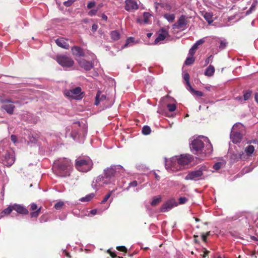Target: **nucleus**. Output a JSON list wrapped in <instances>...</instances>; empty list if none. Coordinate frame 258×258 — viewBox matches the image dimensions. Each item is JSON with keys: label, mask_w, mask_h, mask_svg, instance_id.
<instances>
[{"label": "nucleus", "mask_w": 258, "mask_h": 258, "mask_svg": "<svg viewBox=\"0 0 258 258\" xmlns=\"http://www.w3.org/2000/svg\"><path fill=\"white\" fill-rule=\"evenodd\" d=\"M217 42L219 43L218 47L221 50L225 49L228 44L226 40L224 38H218Z\"/></svg>", "instance_id": "26"}, {"label": "nucleus", "mask_w": 258, "mask_h": 258, "mask_svg": "<svg viewBox=\"0 0 258 258\" xmlns=\"http://www.w3.org/2000/svg\"><path fill=\"white\" fill-rule=\"evenodd\" d=\"M235 99L239 101L240 102H242L244 100L241 96H239L235 98Z\"/></svg>", "instance_id": "60"}, {"label": "nucleus", "mask_w": 258, "mask_h": 258, "mask_svg": "<svg viewBox=\"0 0 258 258\" xmlns=\"http://www.w3.org/2000/svg\"><path fill=\"white\" fill-rule=\"evenodd\" d=\"M52 169L57 176L66 177L71 174L73 170V164L68 158H59L54 161Z\"/></svg>", "instance_id": "3"}, {"label": "nucleus", "mask_w": 258, "mask_h": 258, "mask_svg": "<svg viewBox=\"0 0 258 258\" xmlns=\"http://www.w3.org/2000/svg\"><path fill=\"white\" fill-rule=\"evenodd\" d=\"M110 36L112 39L114 40H117L120 38V33L118 31H112L110 33Z\"/></svg>", "instance_id": "29"}, {"label": "nucleus", "mask_w": 258, "mask_h": 258, "mask_svg": "<svg viewBox=\"0 0 258 258\" xmlns=\"http://www.w3.org/2000/svg\"><path fill=\"white\" fill-rule=\"evenodd\" d=\"M40 208L38 209L37 210H36L35 212H31L30 213L31 217H32V218L37 217L39 215V213H40Z\"/></svg>", "instance_id": "48"}, {"label": "nucleus", "mask_w": 258, "mask_h": 258, "mask_svg": "<svg viewBox=\"0 0 258 258\" xmlns=\"http://www.w3.org/2000/svg\"><path fill=\"white\" fill-rule=\"evenodd\" d=\"M212 57H213V56H212V55H210L209 57H208V58L206 59L205 61H206V64H208L210 62V59H211V58Z\"/></svg>", "instance_id": "63"}, {"label": "nucleus", "mask_w": 258, "mask_h": 258, "mask_svg": "<svg viewBox=\"0 0 258 258\" xmlns=\"http://www.w3.org/2000/svg\"><path fill=\"white\" fill-rule=\"evenodd\" d=\"M13 207V210L16 211L18 213L23 214V215H27L28 214V210L23 206L20 205L15 204Z\"/></svg>", "instance_id": "18"}, {"label": "nucleus", "mask_w": 258, "mask_h": 258, "mask_svg": "<svg viewBox=\"0 0 258 258\" xmlns=\"http://www.w3.org/2000/svg\"><path fill=\"white\" fill-rule=\"evenodd\" d=\"M244 135V128L241 123H235L231 128L230 139L235 144L241 142Z\"/></svg>", "instance_id": "8"}, {"label": "nucleus", "mask_w": 258, "mask_h": 258, "mask_svg": "<svg viewBox=\"0 0 258 258\" xmlns=\"http://www.w3.org/2000/svg\"><path fill=\"white\" fill-rule=\"evenodd\" d=\"M251 91L250 90H248L244 93L243 94V100L244 101H246L249 99L250 98L251 95Z\"/></svg>", "instance_id": "42"}, {"label": "nucleus", "mask_w": 258, "mask_h": 258, "mask_svg": "<svg viewBox=\"0 0 258 258\" xmlns=\"http://www.w3.org/2000/svg\"><path fill=\"white\" fill-rule=\"evenodd\" d=\"M97 214H98V211L96 209H93L90 211L88 215L89 216H90V215H95Z\"/></svg>", "instance_id": "56"}, {"label": "nucleus", "mask_w": 258, "mask_h": 258, "mask_svg": "<svg viewBox=\"0 0 258 258\" xmlns=\"http://www.w3.org/2000/svg\"><path fill=\"white\" fill-rule=\"evenodd\" d=\"M190 140V148L192 153L201 155H210L212 154L213 147L207 137L200 136Z\"/></svg>", "instance_id": "2"}, {"label": "nucleus", "mask_w": 258, "mask_h": 258, "mask_svg": "<svg viewBox=\"0 0 258 258\" xmlns=\"http://www.w3.org/2000/svg\"><path fill=\"white\" fill-rule=\"evenodd\" d=\"M56 61L63 68H70L74 63V60L71 57L64 55H57Z\"/></svg>", "instance_id": "10"}, {"label": "nucleus", "mask_w": 258, "mask_h": 258, "mask_svg": "<svg viewBox=\"0 0 258 258\" xmlns=\"http://www.w3.org/2000/svg\"><path fill=\"white\" fill-rule=\"evenodd\" d=\"M11 140L14 144L17 142V137L16 135H12L11 136Z\"/></svg>", "instance_id": "54"}, {"label": "nucleus", "mask_w": 258, "mask_h": 258, "mask_svg": "<svg viewBox=\"0 0 258 258\" xmlns=\"http://www.w3.org/2000/svg\"><path fill=\"white\" fill-rule=\"evenodd\" d=\"M179 185V182L177 181L168 180L167 181V186L169 187L177 186Z\"/></svg>", "instance_id": "35"}, {"label": "nucleus", "mask_w": 258, "mask_h": 258, "mask_svg": "<svg viewBox=\"0 0 258 258\" xmlns=\"http://www.w3.org/2000/svg\"><path fill=\"white\" fill-rule=\"evenodd\" d=\"M3 180H4V182H5L6 183H7L8 182L9 178L7 175H6L5 176H4L3 177Z\"/></svg>", "instance_id": "62"}, {"label": "nucleus", "mask_w": 258, "mask_h": 258, "mask_svg": "<svg viewBox=\"0 0 258 258\" xmlns=\"http://www.w3.org/2000/svg\"><path fill=\"white\" fill-rule=\"evenodd\" d=\"M254 99H255V101L258 104V93H256L255 94V95H254Z\"/></svg>", "instance_id": "64"}, {"label": "nucleus", "mask_w": 258, "mask_h": 258, "mask_svg": "<svg viewBox=\"0 0 258 258\" xmlns=\"http://www.w3.org/2000/svg\"><path fill=\"white\" fill-rule=\"evenodd\" d=\"M15 161V153L13 151L7 152L2 159V163L7 167L11 166Z\"/></svg>", "instance_id": "11"}, {"label": "nucleus", "mask_w": 258, "mask_h": 258, "mask_svg": "<svg viewBox=\"0 0 258 258\" xmlns=\"http://www.w3.org/2000/svg\"><path fill=\"white\" fill-rule=\"evenodd\" d=\"M37 208V206L36 204H35L34 203H32L31 205V210L34 211V210H36Z\"/></svg>", "instance_id": "58"}, {"label": "nucleus", "mask_w": 258, "mask_h": 258, "mask_svg": "<svg viewBox=\"0 0 258 258\" xmlns=\"http://www.w3.org/2000/svg\"><path fill=\"white\" fill-rule=\"evenodd\" d=\"M188 201V199L185 198V197H180L178 199V204H180V205H182V204H185Z\"/></svg>", "instance_id": "46"}, {"label": "nucleus", "mask_w": 258, "mask_h": 258, "mask_svg": "<svg viewBox=\"0 0 258 258\" xmlns=\"http://www.w3.org/2000/svg\"><path fill=\"white\" fill-rule=\"evenodd\" d=\"M134 43H135V38L133 37H130L126 39L125 44L123 45V46H122L121 48L123 49V48H125L129 46H131Z\"/></svg>", "instance_id": "28"}, {"label": "nucleus", "mask_w": 258, "mask_h": 258, "mask_svg": "<svg viewBox=\"0 0 258 258\" xmlns=\"http://www.w3.org/2000/svg\"><path fill=\"white\" fill-rule=\"evenodd\" d=\"M203 16L209 24H211L213 22V15L212 12H205Z\"/></svg>", "instance_id": "24"}, {"label": "nucleus", "mask_w": 258, "mask_h": 258, "mask_svg": "<svg viewBox=\"0 0 258 258\" xmlns=\"http://www.w3.org/2000/svg\"><path fill=\"white\" fill-rule=\"evenodd\" d=\"M96 5V3L94 1H92V2H90L88 3V5H87V8L90 9L92 8H93V7H94Z\"/></svg>", "instance_id": "52"}, {"label": "nucleus", "mask_w": 258, "mask_h": 258, "mask_svg": "<svg viewBox=\"0 0 258 258\" xmlns=\"http://www.w3.org/2000/svg\"><path fill=\"white\" fill-rule=\"evenodd\" d=\"M56 44L59 47L65 48L69 49V44L66 41L65 39L62 38H59L55 40Z\"/></svg>", "instance_id": "20"}, {"label": "nucleus", "mask_w": 258, "mask_h": 258, "mask_svg": "<svg viewBox=\"0 0 258 258\" xmlns=\"http://www.w3.org/2000/svg\"><path fill=\"white\" fill-rule=\"evenodd\" d=\"M138 185V182L134 180L129 183V187H136Z\"/></svg>", "instance_id": "55"}, {"label": "nucleus", "mask_w": 258, "mask_h": 258, "mask_svg": "<svg viewBox=\"0 0 258 258\" xmlns=\"http://www.w3.org/2000/svg\"><path fill=\"white\" fill-rule=\"evenodd\" d=\"M0 102L3 103H17L18 101H12L10 99H3L2 98H0Z\"/></svg>", "instance_id": "47"}, {"label": "nucleus", "mask_w": 258, "mask_h": 258, "mask_svg": "<svg viewBox=\"0 0 258 258\" xmlns=\"http://www.w3.org/2000/svg\"><path fill=\"white\" fill-rule=\"evenodd\" d=\"M116 248H117V249L119 251H124V252H126L127 251L126 247L124 246H117Z\"/></svg>", "instance_id": "53"}, {"label": "nucleus", "mask_w": 258, "mask_h": 258, "mask_svg": "<svg viewBox=\"0 0 258 258\" xmlns=\"http://www.w3.org/2000/svg\"><path fill=\"white\" fill-rule=\"evenodd\" d=\"M207 170L208 168L205 165L199 166L195 170L188 172L185 179L194 181L204 179L206 176L204 175V172Z\"/></svg>", "instance_id": "5"}, {"label": "nucleus", "mask_w": 258, "mask_h": 258, "mask_svg": "<svg viewBox=\"0 0 258 258\" xmlns=\"http://www.w3.org/2000/svg\"><path fill=\"white\" fill-rule=\"evenodd\" d=\"M95 196V194L91 193L86 195L84 197H82L80 199V201L82 202H88L91 201Z\"/></svg>", "instance_id": "27"}, {"label": "nucleus", "mask_w": 258, "mask_h": 258, "mask_svg": "<svg viewBox=\"0 0 258 258\" xmlns=\"http://www.w3.org/2000/svg\"><path fill=\"white\" fill-rule=\"evenodd\" d=\"M37 141L36 138L33 136L29 138V142L32 143H35Z\"/></svg>", "instance_id": "57"}, {"label": "nucleus", "mask_w": 258, "mask_h": 258, "mask_svg": "<svg viewBox=\"0 0 258 258\" xmlns=\"http://www.w3.org/2000/svg\"><path fill=\"white\" fill-rule=\"evenodd\" d=\"M124 172V169L120 165H111L104 170V176L99 175L93 181L92 187L97 190L104 185L113 183L115 181V178L121 175Z\"/></svg>", "instance_id": "1"}, {"label": "nucleus", "mask_w": 258, "mask_h": 258, "mask_svg": "<svg viewBox=\"0 0 258 258\" xmlns=\"http://www.w3.org/2000/svg\"><path fill=\"white\" fill-rule=\"evenodd\" d=\"M77 61L79 66L86 71H90L94 67V64L91 61H87L82 58L78 59Z\"/></svg>", "instance_id": "14"}, {"label": "nucleus", "mask_w": 258, "mask_h": 258, "mask_svg": "<svg viewBox=\"0 0 258 258\" xmlns=\"http://www.w3.org/2000/svg\"><path fill=\"white\" fill-rule=\"evenodd\" d=\"M253 168H251L250 169L249 168H245L243 169V172L245 173H248L250 171H251L252 170Z\"/></svg>", "instance_id": "61"}, {"label": "nucleus", "mask_w": 258, "mask_h": 258, "mask_svg": "<svg viewBox=\"0 0 258 258\" xmlns=\"http://www.w3.org/2000/svg\"><path fill=\"white\" fill-rule=\"evenodd\" d=\"M72 51L74 55L78 57L84 56L83 49L79 46H74L72 48Z\"/></svg>", "instance_id": "21"}, {"label": "nucleus", "mask_w": 258, "mask_h": 258, "mask_svg": "<svg viewBox=\"0 0 258 258\" xmlns=\"http://www.w3.org/2000/svg\"><path fill=\"white\" fill-rule=\"evenodd\" d=\"M151 128L148 125H145L143 126L142 133L144 135H148L151 133Z\"/></svg>", "instance_id": "34"}, {"label": "nucleus", "mask_w": 258, "mask_h": 258, "mask_svg": "<svg viewBox=\"0 0 258 258\" xmlns=\"http://www.w3.org/2000/svg\"><path fill=\"white\" fill-rule=\"evenodd\" d=\"M224 163L223 162H218L215 163L213 166V169H214L216 171L220 169L223 165H224Z\"/></svg>", "instance_id": "36"}, {"label": "nucleus", "mask_w": 258, "mask_h": 258, "mask_svg": "<svg viewBox=\"0 0 258 258\" xmlns=\"http://www.w3.org/2000/svg\"><path fill=\"white\" fill-rule=\"evenodd\" d=\"M205 42L204 38L200 39L194 44L193 46L197 49L199 45L203 44Z\"/></svg>", "instance_id": "44"}, {"label": "nucleus", "mask_w": 258, "mask_h": 258, "mask_svg": "<svg viewBox=\"0 0 258 258\" xmlns=\"http://www.w3.org/2000/svg\"><path fill=\"white\" fill-rule=\"evenodd\" d=\"M173 101H174V99L168 95L161 99V101L163 102H172Z\"/></svg>", "instance_id": "40"}, {"label": "nucleus", "mask_w": 258, "mask_h": 258, "mask_svg": "<svg viewBox=\"0 0 258 258\" xmlns=\"http://www.w3.org/2000/svg\"><path fill=\"white\" fill-rule=\"evenodd\" d=\"M187 23V21L185 19V16L182 15L179 17L177 22L173 25V28H176L178 29H182L186 26Z\"/></svg>", "instance_id": "16"}, {"label": "nucleus", "mask_w": 258, "mask_h": 258, "mask_svg": "<svg viewBox=\"0 0 258 258\" xmlns=\"http://www.w3.org/2000/svg\"><path fill=\"white\" fill-rule=\"evenodd\" d=\"M195 61V58L192 56H188L186 58L184 63L187 66H190Z\"/></svg>", "instance_id": "37"}, {"label": "nucleus", "mask_w": 258, "mask_h": 258, "mask_svg": "<svg viewBox=\"0 0 258 258\" xmlns=\"http://www.w3.org/2000/svg\"><path fill=\"white\" fill-rule=\"evenodd\" d=\"M164 18H165L169 22H173L175 19V15L174 14L166 13L164 14Z\"/></svg>", "instance_id": "30"}, {"label": "nucleus", "mask_w": 258, "mask_h": 258, "mask_svg": "<svg viewBox=\"0 0 258 258\" xmlns=\"http://www.w3.org/2000/svg\"><path fill=\"white\" fill-rule=\"evenodd\" d=\"M64 205V203L63 202L59 201L54 205V207L56 210H60L62 208Z\"/></svg>", "instance_id": "38"}, {"label": "nucleus", "mask_w": 258, "mask_h": 258, "mask_svg": "<svg viewBox=\"0 0 258 258\" xmlns=\"http://www.w3.org/2000/svg\"><path fill=\"white\" fill-rule=\"evenodd\" d=\"M150 16V14L148 12H144L143 14L144 20L143 22L145 24L148 23L149 18Z\"/></svg>", "instance_id": "41"}, {"label": "nucleus", "mask_w": 258, "mask_h": 258, "mask_svg": "<svg viewBox=\"0 0 258 258\" xmlns=\"http://www.w3.org/2000/svg\"><path fill=\"white\" fill-rule=\"evenodd\" d=\"M254 151V147L252 145H248L246 147L244 152L242 153L243 160H246L250 157Z\"/></svg>", "instance_id": "17"}, {"label": "nucleus", "mask_w": 258, "mask_h": 258, "mask_svg": "<svg viewBox=\"0 0 258 258\" xmlns=\"http://www.w3.org/2000/svg\"><path fill=\"white\" fill-rule=\"evenodd\" d=\"M187 90L190 92L193 95H195L200 97L203 96V92L195 90L191 86H190L189 88H187Z\"/></svg>", "instance_id": "31"}, {"label": "nucleus", "mask_w": 258, "mask_h": 258, "mask_svg": "<svg viewBox=\"0 0 258 258\" xmlns=\"http://www.w3.org/2000/svg\"><path fill=\"white\" fill-rule=\"evenodd\" d=\"M197 49L195 47H194L193 46L191 47V48L189 50V55H190V56H192L195 54L196 51Z\"/></svg>", "instance_id": "50"}, {"label": "nucleus", "mask_w": 258, "mask_h": 258, "mask_svg": "<svg viewBox=\"0 0 258 258\" xmlns=\"http://www.w3.org/2000/svg\"><path fill=\"white\" fill-rule=\"evenodd\" d=\"M183 78L186 82V84L187 85L186 88H189L190 86H191L189 82V75L187 73H184L183 75Z\"/></svg>", "instance_id": "32"}, {"label": "nucleus", "mask_w": 258, "mask_h": 258, "mask_svg": "<svg viewBox=\"0 0 258 258\" xmlns=\"http://www.w3.org/2000/svg\"><path fill=\"white\" fill-rule=\"evenodd\" d=\"M124 9L128 12H132L139 9L138 0H125Z\"/></svg>", "instance_id": "13"}, {"label": "nucleus", "mask_w": 258, "mask_h": 258, "mask_svg": "<svg viewBox=\"0 0 258 258\" xmlns=\"http://www.w3.org/2000/svg\"><path fill=\"white\" fill-rule=\"evenodd\" d=\"M240 160H243L242 153H233L230 157V160L232 163L237 162Z\"/></svg>", "instance_id": "19"}, {"label": "nucleus", "mask_w": 258, "mask_h": 258, "mask_svg": "<svg viewBox=\"0 0 258 258\" xmlns=\"http://www.w3.org/2000/svg\"><path fill=\"white\" fill-rule=\"evenodd\" d=\"M98 10L99 8H97L96 9H92L89 12L88 15L91 17L94 16L96 15Z\"/></svg>", "instance_id": "49"}, {"label": "nucleus", "mask_w": 258, "mask_h": 258, "mask_svg": "<svg viewBox=\"0 0 258 258\" xmlns=\"http://www.w3.org/2000/svg\"><path fill=\"white\" fill-rule=\"evenodd\" d=\"M215 73V68L214 66L210 65L205 70L204 74L208 77H212Z\"/></svg>", "instance_id": "25"}, {"label": "nucleus", "mask_w": 258, "mask_h": 258, "mask_svg": "<svg viewBox=\"0 0 258 258\" xmlns=\"http://www.w3.org/2000/svg\"><path fill=\"white\" fill-rule=\"evenodd\" d=\"M106 98V97L105 95H101L100 91H98L95 97V105H98L101 101L105 100Z\"/></svg>", "instance_id": "23"}, {"label": "nucleus", "mask_w": 258, "mask_h": 258, "mask_svg": "<svg viewBox=\"0 0 258 258\" xmlns=\"http://www.w3.org/2000/svg\"><path fill=\"white\" fill-rule=\"evenodd\" d=\"M167 107L170 112H173L175 110L176 106L174 103H168L167 104Z\"/></svg>", "instance_id": "39"}, {"label": "nucleus", "mask_w": 258, "mask_h": 258, "mask_svg": "<svg viewBox=\"0 0 258 258\" xmlns=\"http://www.w3.org/2000/svg\"><path fill=\"white\" fill-rule=\"evenodd\" d=\"M13 210V207L9 206L7 208H6L1 213V217H4L6 215H8L11 213V212Z\"/></svg>", "instance_id": "33"}, {"label": "nucleus", "mask_w": 258, "mask_h": 258, "mask_svg": "<svg viewBox=\"0 0 258 258\" xmlns=\"http://www.w3.org/2000/svg\"><path fill=\"white\" fill-rule=\"evenodd\" d=\"M64 94L65 96L70 99L81 100L83 98L82 89L79 87L72 90H66Z\"/></svg>", "instance_id": "9"}, {"label": "nucleus", "mask_w": 258, "mask_h": 258, "mask_svg": "<svg viewBox=\"0 0 258 258\" xmlns=\"http://www.w3.org/2000/svg\"><path fill=\"white\" fill-rule=\"evenodd\" d=\"M161 201V198L160 197L155 198L153 201L151 203V205L152 206H155L159 204Z\"/></svg>", "instance_id": "43"}, {"label": "nucleus", "mask_w": 258, "mask_h": 258, "mask_svg": "<svg viewBox=\"0 0 258 258\" xmlns=\"http://www.w3.org/2000/svg\"><path fill=\"white\" fill-rule=\"evenodd\" d=\"M74 123L78 124L79 128L73 130L71 134V136L76 142L83 143L87 134V128L85 124L81 126L80 122H75Z\"/></svg>", "instance_id": "7"}, {"label": "nucleus", "mask_w": 258, "mask_h": 258, "mask_svg": "<svg viewBox=\"0 0 258 258\" xmlns=\"http://www.w3.org/2000/svg\"><path fill=\"white\" fill-rule=\"evenodd\" d=\"M98 29V25L96 24H94L92 26V30L93 32L96 31Z\"/></svg>", "instance_id": "59"}, {"label": "nucleus", "mask_w": 258, "mask_h": 258, "mask_svg": "<svg viewBox=\"0 0 258 258\" xmlns=\"http://www.w3.org/2000/svg\"><path fill=\"white\" fill-rule=\"evenodd\" d=\"M192 159L191 155L189 154L175 156L171 157L169 160L165 161V166L167 169L172 171L179 170L181 166L188 165Z\"/></svg>", "instance_id": "4"}, {"label": "nucleus", "mask_w": 258, "mask_h": 258, "mask_svg": "<svg viewBox=\"0 0 258 258\" xmlns=\"http://www.w3.org/2000/svg\"><path fill=\"white\" fill-rule=\"evenodd\" d=\"M75 166L79 171L86 172L91 169L93 163L88 157H79L76 160Z\"/></svg>", "instance_id": "6"}, {"label": "nucleus", "mask_w": 258, "mask_h": 258, "mask_svg": "<svg viewBox=\"0 0 258 258\" xmlns=\"http://www.w3.org/2000/svg\"><path fill=\"white\" fill-rule=\"evenodd\" d=\"M178 206L177 202L174 199H170L165 202L160 208L161 212H166Z\"/></svg>", "instance_id": "12"}, {"label": "nucleus", "mask_w": 258, "mask_h": 258, "mask_svg": "<svg viewBox=\"0 0 258 258\" xmlns=\"http://www.w3.org/2000/svg\"><path fill=\"white\" fill-rule=\"evenodd\" d=\"M169 35L168 31L164 28H161L158 31L157 37L154 41V44H157L160 41L164 40Z\"/></svg>", "instance_id": "15"}, {"label": "nucleus", "mask_w": 258, "mask_h": 258, "mask_svg": "<svg viewBox=\"0 0 258 258\" xmlns=\"http://www.w3.org/2000/svg\"><path fill=\"white\" fill-rule=\"evenodd\" d=\"M114 191V190H111L108 194H107L104 198L103 200L101 202L100 204H104L106 203L109 198L110 197L111 194Z\"/></svg>", "instance_id": "45"}, {"label": "nucleus", "mask_w": 258, "mask_h": 258, "mask_svg": "<svg viewBox=\"0 0 258 258\" xmlns=\"http://www.w3.org/2000/svg\"><path fill=\"white\" fill-rule=\"evenodd\" d=\"M74 2V0H68L67 1L64 2H63V5L66 7H68L71 6L73 4Z\"/></svg>", "instance_id": "51"}, {"label": "nucleus", "mask_w": 258, "mask_h": 258, "mask_svg": "<svg viewBox=\"0 0 258 258\" xmlns=\"http://www.w3.org/2000/svg\"><path fill=\"white\" fill-rule=\"evenodd\" d=\"M2 108L9 114H12L14 112L15 106L12 104H6L2 106Z\"/></svg>", "instance_id": "22"}]
</instances>
